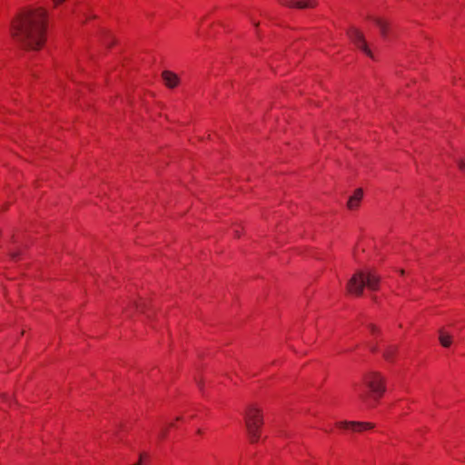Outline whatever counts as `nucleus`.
I'll return each instance as SVG.
<instances>
[{
    "mask_svg": "<svg viewBox=\"0 0 465 465\" xmlns=\"http://www.w3.org/2000/svg\"><path fill=\"white\" fill-rule=\"evenodd\" d=\"M379 282L380 277L374 272L359 271L349 280L347 291L351 294L361 296L365 286L371 291H376L379 288Z\"/></svg>",
    "mask_w": 465,
    "mask_h": 465,
    "instance_id": "nucleus-2",
    "label": "nucleus"
},
{
    "mask_svg": "<svg viewBox=\"0 0 465 465\" xmlns=\"http://www.w3.org/2000/svg\"><path fill=\"white\" fill-rule=\"evenodd\" d=\"M458 164H459V168H460V170H464V168H465V163H464L463 161H460V162L458 163Z\"/></svg>",
    "mask_w": 465,
    "mask_h": 465,
    "instance_id": "nucleus-16",
    "label": "nucleus"
},
{
    "mask_svg": "<svg viewBox=\"0 0 465 465\" xmlns=\"http://www.w3.org/2000/svg\"><path fill=\"white\" fill-rule=\"evenodd\" d=\"M368 327H369L370 331H371L372 333H375L376 331H378L377 327H376L375 325H373V324H370Z\"/></svg>",
    "mask_w": 465,
    "mask_h": 465,
    "instance_id": "nucleus-14",
    "label": "nucleus"
},
{
    "mask_svg": "<svg viewBox=\"0 0 465 465\" xmlns=\"http://www.w3.org/2000/svg\"><path fill=\"white\" fill-rule=\"evenodd\" d=\"M142 459H143V456L141 454V455H140V459H139V460H138V461H141V462H142Z\"/></svg>",
    "mask_w": 465,
    "mask_h": 465,
    "instance_id": "nucleus-18",
    "label": "nucleus"
},
{
    "mask_svg": "<svg viewBox=\"0 0 465 465\" xmlns=\"http://www.w3.org/2000/svg\"><path fill=\"white\" fill-rule=\"evenodd\" d=\"M362 381L370 391L369 393L364 391L359 392V397L363 401H368L369 398L377 401L385 392L384 378L378 372L371 371L365 374Z\"/></svg>",
    "mask_w": 465,
    "mask_h": 465,
    "instance_id": "nucleus-3",
    "label": "nucleus"
},
{
    "mask_svg": "<svg viewBox=\"0 0 465 465\" xmlns=\"http://www.w3.org/2000/svg\"><path fill=\"white\" fill-rule=\"evenodd\" d=\"M245 427L251 442H256L261 437V428L263 424L262 415L260 409L251 406L244 414Z\"/></svg>",
    "mask_w": 465,
    "mask_h": 465,
    "instance_id": "nucleus-4",
    "label": "nucleus"
},
{
    "mask_svg": "<svg viewBox=\"0 0 465 465\" xmlns=\"http://www.w3.org/2000/svg\"><path fill=\"white\" fill-rule=\"evenodd\" d=\"M165 85L169 88H174L179 84V77L171 71H163L162 74Z\"/></svg>",
    "mask_w": 465,
    "mask_h": 465,
    "instance_id": "nucleus-7",
    "label": "nucleus"
},
{
    "mask_svg": "<svg viewBox=\"0 0 465 465\" xmlns=\"http://www.w3.org/2000/svg\"><path fill=\"white\" fill-rule=\"evenodd\" d=\"M373 21H374L375 25L379 27L381 36L384 39H388L389 33H390V25L386 21H384L381 18H374Z\"/></svg>",
    "mask_w": 465,
    "mask_h": 465,
    "instance_id": "nucleus-8",
    "label": "nucleus"
},
{
    "mask_svg": "<svg viewBox=\"0 0 465 465\" xmlns=\"http://www.w3.org/2000/svg\"><path fill=\"white\" fill-rule=\"evenodd\" d=\"M440 341L443 347H449L451 344V336L443 331H440Z\"/></svg>",
    "mask_w": 465,
    "mask_h": 465,
    "instance_id": "nucleus-10",
    "label": "nucleus"
},
{
    "mask_svg": "<svg viewBox=\"0 0 465 465\" xmlns=\"http://www.w3.org/2000/svg\"><path fill=\"white\" fill-rule=\"evenodd\" d=\"M371 350L372 351H376V347H371Z\"/></svg>",
    "mask_w": 465,
    "mask_h": 465,
    "instance_id": "nucleus-19",
    "label": "nucleus"
},
{
    "mask_svg": "<svg viewBox=\"0 0 465 465\" xmlns=\"http://www.w3.org/2000/svg\"><path fill=\"white\" fill-rule=\"evenodd\" d=\"M336 425L341 429H351L355 430V421H340L337 422Z\"/></svg>",
    "mask_w": 465,
    "mask_h": 465,
    "instance_id": "nucleus-12",
    "label": "nucleus"
},
{
    "mask_svg": "<svg viewBox=\"0 0 465 465\" xmlns=\"http://www.w3.org/2000/svg\"><path fill=\"white\" fill-rule=\"evenodd\" d=\"M134 465H141V461H138V462H136V463H135V464H134Z\"/></svg>",
    "mask_w": 465,
    "mask_h": 465,
    "instance_id": "nucleus-20",
    "label": "nucleus"
},
{
    "mask_svg": "<svg viewBox=\"0 0 465 465\" xmlns=\"http://www.w3.org/2000/svg\"><path fill=\"white\" fill-rule=\"evenodd\" d=\"M280 3L288 7L300 9L314 7L317 5L316 0H280Z\"/></svg>",
    "mask_w": 465,
    "mask_h": 465,
    "instance_id": "nucleus-6",
    "label": "nucleus"
},
{
    "mask_svg": "<svg viewBox=\"0 0 465 465\" xmlns=\"http://www.w3.org/2000/svg\"><path fill=\"white\" fill-rule=\"evenodd\" d=\"M348 35L358 48L362 50L367 55L371 57L372 56L371 52L368 48V45L365 42L364 36L361 32H360L356 28H351L348 31Z\"/></svg>",
    "mask_w": 465,
    "mask_h": 465,
    "instance_id": "nucleus-5",
    "label": "nucleus"
},
{
    "mask_svg": "<svg viewBox=\"0 0 465 465\" xmlns=\"http://www.w3.org/2000/svg\"><path fill=\"white\" fill-rule=\"evenodd\" d=\"M373 427H374V424L370 423V422H357V421H355V430L356 431H361V430H363L372 429Z\"/></svg>",
    "mask_w": 465,
    "mask_h": 465,
    "instance_id": "nucleus-11",
    "label": "nucleus"
},
{
    "mask_svg": "<svg viewBox=\"0 0 465 465\" xmlns=\"http://www.w3.org/2000/svg\"><path fill=\"white\" fill-rule=\"evenodd\" d=\"M234 234H235V236H236V237H239V236H240V232H239V231H238V230H235V231H234Z\"/></svg>",
    "mask_w": 465,
    "mask_h": 465,
    "instance_id": "nucleus-17",
    "label": "nucleus"
},
{
    "mask_svg": "<svg viewBox=\"0 0 465 465\" xmlns=\"http://www.w3.org/2000/svg\"><path fill=\"white\" fill-rule=\"evenodd\" d=\"M362 195H363V192L361 189H357L353 195L350 197L348 203H347V206L349 209H354L356 207H358L361 198H362Z\"/></svg>",
    "mask_w": 465,
    "mask_h": 465,
    "instance_id": "nucleus-9",
    "label": "nucleus"
},
{
    "mask_svg": "<svg viewBox=\"0 0 465 465\" xmlns=\"http://www.w3.org/2000/svg\"><path fill=\"white\" fill-rule=\"evenodd\" d=\"M394 351L395 349L394 348H388L385 351H384V357L387 359V360H391V357H392V354L394 353Z\"/></svg>",
    "mask_w": 465,
    "mask_h": 465,
    "instance_id": "nucleus-13",
    "label": "nucleus"
},
{
    "mask_svg": "<svg viewBox=\"0 0 465 465\" xmlns=\"http://www.w3.org/2000/svg\"><path fill=\"white\" fill-rule=\"evenodd\" d=\"M47 12L43 8L21 14L12 24V36L24 49L39 50L45 41Z\"/></svg>",
    "mask_w": 465,
    "mask_h": 465,
    "instance_id": "nucleus-1",
    "label": "nucleus"
},
{
    "mask_svg": "<svg viewBox=\"0 0 465 465\" xmlns=\"http://www.w3.org/2000/svg\"><path fill=\"white\" fill-rule=\"evenodd\" d=\"M166 435V430L165 429H163L160 433H159V437L163 439Z\"/></svg>",
    "mask_w": 465,
    "mask_h": 465,
    "instance_id": "nucleus-15",
    "label": "nucleus"
}]
</instances>
